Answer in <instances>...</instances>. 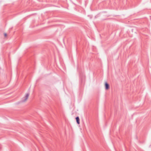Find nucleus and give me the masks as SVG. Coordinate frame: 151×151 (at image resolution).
Segmentation results:
<instances>
[{
  "instance_id": "nucleus-1",
  "label": "nucleus",
  "mask_w": 151,
  "mask_h": 151,
  "mask_svg": "<svg viewBox=\"0 0 151 151\" xmlns=\"http://www.w3.org/2000/svg\"><path fill=\"white\" fill-rule=\"evenodd\" d=\"M29 95V93H27L26 94L25 96L23 98L22 100V102H25L27 99Z\"/></svg>"
},
{
  "instance_id": "nucleus-2",
  "label": "nucleus",
  "mask_w": 151,
  "mask_h": 151,
  "mask_svg": "<svg viewBox=\"0 0 151 151\" xmlns=\"http://www.w3.org/2000/svg\"><path fill=\"white\" fill-rule=\"evenodd\" d=\"M105 89L106 90L108 89L109 88V85L107 82H105Z\"/></svg>"
},
{
  "instance_id": "nucleus-3",
  "label": "nucleus",
  "mask_w": 151,
  "mask_h": 151,
  "mask_svg": "<svg viewBox=\"0 0 151 151\" xmlns=\"http://www.w3.org/2000/svg\"><path fill=\"white\" fill-rule=\"evenodd\" d=\"M77 123L78 124H80V119L78 116H77L76 118Z\"/></svg>"
},
{
  "instance_id": "nucleus-4",
  "label": "nucleus",
  "mask_w": 151,
  "mask_h": 151,
  "mask_svg": "<svg viewBox=\"0 0 151 151\" xmlns=\"http://www.w3.org/2000/svg\"><path fill=\"white\" fill-rule=\"evenodd\" d=\"M4 35L5 37H6V36H7V34L6 33H4Z\"/></svg>"
}]
</instances>
